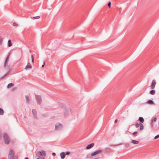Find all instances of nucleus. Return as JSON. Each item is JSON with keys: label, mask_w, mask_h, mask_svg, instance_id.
<instances>
[{"label": "nucleus", "mask_w": 159, "mask_h": 159, "mask_svg": "<svg viewBox=\"0 0 159 159\" xmlns=\"http://www.w3.org/2000/svg\"><path fill=\"white\" fill-rule=\"evenodd\" d=\"M4 113L3 110L1 108H0V115H2Z\"/></svg>", "instance_id": "22"}, {"label": "nucleus", "mask_w": 159, "mask_h": 159, "mask_svg": "<svg viewBox=\"0 0 159 159\" xmlns=\"http://www.w3.org/2000/svg\"><path fill=\"white\" fill-rule=\"evenodd\" d=\"M14 85L13 84V83H9L8 84V85H7V87L8 88H10V87H12V86H13Z\"/></svg>", "instance_id": "20"}, {"label": "nucleus", "mask_w": 159, "mask_h": 159, "mask_svg": "<svg viewBox=\"0 0 159 159\" xmlns=\"http://www.w3.org/2000/svg\"><path fill=\"white\" fill-rule=\"evenodd\" d=\"M65 153L66 154V155H69L70 154V152H65Z\"/></svg>", "instance_id": "32"}, {"label": "nucleus", "mask_w": 159, "mask_h": 159, "mask_svg": "<svg viewBox=\"0 0 159 159\" xmlns=\"http://www.w3.org/2000/svg\"><path fill=\"white\" fill-rule=\"evenodd\" d=\"M156 84V83L155 80H153L152 82V84L151 86V88L152 89H153L154 88Z\"/></svg>", "instance_id": "9"}, {"label": "nucleus", "mask_w": 159, "mask_h": 159, "mask_svg": "<svg viewBox=\"0 0 159 159\" xmlns=\"http://www.w3.org/2000/svg\"><path fill=\"white\" fill-rule=\"evenodd\" d=\"M3 138L5 143L6 144H9L10 141V139L8 134L6 133L5 134L3 135Z\"/></svg>", "instance_id": "1"}, {"label": "nucleus", "mask_w": 159, "mask_h": 159, "mask_svg": "<svg viewBox=\"0 0 159 159\" xmlns=\"http://www.w3.org/2000/svg\"><path fill=\"white\" fill-rule=\"evenodd\" d=\"M25 159H29V158L27 157H26L25 158Z\"/></svg>", "instance_id": "37"}, {"label": "nucleus", "mask_w": 159, "mask_h": 159, "mask_svg": "<svg viewBox=\"0 0 159 159\" xmlns=\"http://www.w3.org/2000/svg\"><path fill=\"white\" fill-rule=\"evenodd\" d=\"M140 124V123H137L136 124H135V127H136V128H138L139 126H140V125H139Z\"/></svg>", "instance_id": "28"}, {"label": "nucleus", "mask_w": 159, "mask_h": 159, "mask_svg": "<svg viewBox=\"0 0 159 159\" xmlns=\"http://www.w3.org/2000/svg\"><path fill=\"white\" fill-rule=\"evenodd\" d=\"M60 156L61 157V158L62 159H64L66 156V154L64 152H62L60 153Z\"/></svg>", "instance_id": "12"}, {"label": "nucleus", "mask_w": 159, "mask_h": 159, "mask_svg": "<svg viewBox=\"0 0 159 159\" xmlns=\"http://www.w3.org/2000/svg\"><path fill=\"white\" fill-rule=\"evenodd\" d=\"M32 61L33 63L34 62V57L32 55H31Z\"/></svg>", "instance_id": "29"}, {"label": "nucleus", "mask_w": 159, "mask_h": 159, "mask_svg": "<svg viewBox=\"0 0 159 159\" xmlns=\"http://www.w3.org/2000/svg\"><path fill=\"white\" fill-rule=\"evenodd\" d=\"M111 151V150L110 148H107L105 149V152L106 153L110 152Z\"/></svg>", "instance_id": "14"}, {"label": "nucleus", "mask_w": 159, "mask_h": 159, "mask_svg": "<svg viewBox=\"0 0 159 159\" xmlns=\"http://www.w3.org/2000/svg\"><path fill=\"white\" fill-rule=\"evenodd\" d=\"M159 138V134H158L157 135H156L155 137H154V139H156L157 138Z\"/></svg>", "instance_id": "31"}, {"label": "nucleus", "mask_w": 159, "mask_h": 159, "mask_svg": "<svg viewBox=\"0 0 159 159\" xmlns=\"http://www.w3.org/2000/svg\"><path fill=\"white\" fill-rule=\"evenodd\" d=\"M36 99L37 101V103L39 104L42 102L41 97L40 95H36L35 96Z\"/></svg>", "instance_id": "6"}, {"label": "nucleus", "mask_w": 159, "mask_h": 159, "mask_svg": "<svg viewBox=\"0 0 159 159\" xmlns=\"http://www.w3.org/2000/svg\"><path fill=\"white\" fill-rule=\"evenodd\" d=\"M25 98H26V102L28 104L30 102L29 96L28 95H26L25 96Z\"/></svg>", "instance_id": "13"}, {"label": "nucleus", "mask_w": 159, "mask_h": 159, "mask_svg": "<svg viewBox=\"0 0 159 159\" xmlns=\"http://www.w3.org/2000/svg\"><path fill=\"white\" fill-rule=\"evenodd\" d=\"M139 120L140 122V123H143L144 121V120L143 118L142 117H140L139 118Z\"/></svg>", "instance_id": "17"}, {"label": "nucleus", "mask_w": 159, "mask_h": 159, "mask_svg": "<svg viewBox=\"0 0 159 159\" xmlns=\"http://www.w3.org/2000/svg\"><path fill=\"white\" fill-rule=\"evenodd\" d=\"M117 121H118V120L117 119H116L115 121V123H116L117 122Z\"/></svg>", "instance_id": "36"}, {"label": "nucleus", "mask_w": 159, "mask_h": 159, "mask_svg": "<svg viewBox=\"0 0 159 159\" xmlns=\"http://www.w3.org/2000/svg\"><path fill=\"white\" fill-rule=\"evenodd\" d=\"M139 125H140V130L143 129V124H142L141 123H140V124Z\"/></svg>", "instance_id": "21"}, {"label": "nucleus", "mask_w": 159, "mask_h": 159, "mask_svg": "<svg viewBox=\"0 0 159 159\" xmlns=\"http://www.w3.org/2000/svg\"><path fill=\"white\" fill-rule=\"evenodd\" d=\"M138 133L137 132H135L133 133L132 134L134 136H136L137 135Z\"/></svg>", "instance_id": "26"}, {"label": "nucleus", "mask_w": 159, "mask_h": 159, "mask_svg": "<svg viewBox=\"0 0 159 159\" xmlns=\"http://www.w3.org/2000/svg\"><path fill=\"white\" fill-rule=\"evenodd\" d=\"M62 127L61 124L59 123H57L55 125V129H59Z\"/></svg>", "instance_id": "7"}, {"label": "nucleus", "mask_w": 159, "mask_h": 159, "mask_svg": "<svg viewBox=\"0 0 159 159\" xmlns=\"http://www.w3.org/2000/svg\"><path fill=\"white\" fill-rule=\"evenodd\" d=\"M8 58H9V57L8 56L6 58L4 64H7V62H8Z\"/></svg>", "instance_id": "25"}, {"label": "nucleus", "mask_w": 159, "mask_h": 159, "mask_svg": "<svg viewBox=\"0 0 159 159\" xmlns=\"http://www.w3.org/2000/svg\"><path fill=\"white\" fill-rule=\"evenodd\" d=\"M147 103L148 104H152L153 103V102L152 100H150L148 101Z\"/></svg>", "instance_id": "24"}, {"label": "nucleus", "mask_w": 159, "mask_h": 159, "mask_svg": "<svg viewBox=\"0 0 159 159\" xmlns=\"http://www.w3.org/2000/svg\"><path fill=\"white\" fill-rule=\"evenodd\" d=\"M14 152L12 149L10 150L8 156V159H13L14 157Z\"/></svg>", "instance_id": "3"}, {"label": "nucleus", "mask_w": 159, "mask_h": 159, "mask_svg": "<svg viewBox=\"0 0 159 159\" xmlns=\"http://www.w3.org/2000/svg\"><path fill=\"white\" fill-rule=\"evenodd\" d=\"M3 39L2 38V37L0 36V45H1L3 42Z\"/></svg>", "instance_id": "23"}, {"label": "nucleus", "mask_w": 159, "mask_h": 159, "mask_svg": "<svg viewBox=\"0 0 159 159\" xmlns=\"http://www.w3.org/2000/svg\"><path fill=\"white\" fill-rule=\"evenodd\" d=\"M13 25L14 26H18V25L16 23H14L13 24Z\"/></svg>", "instance_id": "30"}, {"label": "nucleus", "mask_w": 159, "mask_h": 159, "mask_svg": "<svg viewBox=\"0 0 159 159\" xmlns=\"http://www.w3.org/2000/svg\"><path fill=\"white\" fill-rule=\"evenodd\" d=\"M32 112L34 117L37 119V117L36 116L37 111L35 109H33Z\"/></svg>", "instance_id": "11"}, {"label": "nucleus", "mask_w": 159, "mask_h": 159, "mask_svg": "<svg viewBox=\"0 0 159 159\" xmlns=\"http://www.w3.org/2000/svg\"><path fill=\"white\" fill-rule=\"evenodd\" d=\"M31 68L32 66L29 63H28L27 65L25 67V69Z\"/></svg>", "instance_id": "15"}, {"label": "nucleus", "mask_w": 159, "mask_h": 159, "mask_svg": "<svg viewBox=\"0 0 159 159\" xmlns=\"http://www.w3.org/2000/svg\"><path fill=\"white\" fill-rule=\"evenodd\" d=\"M155 93V90H152L150 92V93L151 95H154Z\"/></svg>", "instance_id": "19"}, {"label": "nucleus", "mask_w": 159, "mask_h": 159, "mask_svg": "<svg viewBox=\"0 0 159 159\" xmlns=\"http://www.w3.org/2000/svg\"><path fill=\"white\" fill-rule=\"evenodd\" d=\"M52 155L53 156H55L56 155V153L55 152H53L52 153Z\"/></svg>", "instance_id": "35"}, {"label": "nucleus", "mask_w": 159, "mask_h": 159, "mask_svg": "<svg viewBox=\"0 0 159 159\" xmlns=\"http://www.w3.org/2000/svg\"><path fill=\"white\" fill-rule=\"evenodd\" d=\"M131 143L134 144H138L139 143V141L134 140H133L131 141Z\"/></svg>", "instance_id": "16"}, {"label": "nucleus", "mask_w": 159, "mask_h": 159, "mask_svg": "<svg viewBox=\"0 0 159 159\" xmlns=\"http://www.w3.org/2000/svg\"><path fill=\"white\" fill-rule=\"evenodd\" d=\"M37 159H44V158L43 157H40L37 158Z\"/></svg>", "instance_id": "34"}, {"label": "nucleus", "mask_w": 159, "mask_h": 159, "mask_svg": "<svg viewBox=\"0 0 159 159\" xmlns=\"http://www.w3.org/2000/svg\"><path fill=\"white\" fill-rule=\"evenodd\" d=\"M36 155L37 157H40L41 156H44L46 155L45 152L42 150L41 151H38L36 153Z\"/></svg>", "instance_id": "4"}, {"label": "nucleus", "mask_w": 159, "mask_h": 159, "mask_svg": "<svg viewBox=\"0 0 159 159\" xmlns=\"http://www.w3.org/2000/svg\"><path fill=\"white\" fill-rule=\"evenodd\" d=\"M12 45V44L11 40H8V47H11Z\"/></svg>", "instance_id": "18"}, {"label": "nucleus", "mask_w": 159, "mask_h": 159, "mask_svg": "<svg viewBox=\"0 0 159 159\" xmlns=\"http://www.w3.org/2000/svg\"><path fill=\"white\" fill-rule=\"evenodd\" d=\"M102 152V150H98L94 152L91 154V156H93L95 155L101 153Z\"/></svg>", "instance_id": "8"}, {"label": "nucleus", "mask_w": 159, "mask_h": 159, "mask_svg": "<svg viewBox=\"0 0 159 159\" xmlns=\"http://www.w3.org/2000/svg\"><path fill=\"white\" fill-rule=\"evenodd\" d=\"M157 120V118L156 117H155L154 118L152 119V122H151V126H152V128H153V129H154V130H157V129L156 128L155 126L154 125V124L153 123V122L156 121Z\"/></svg>", "instance_id": "5"}, {"label": "nucleus", "mask_w": 159, "mask_h": 159, "mask_svg": "<svg viewBox=\"0 0 159 159\" xmlns=\"http://www.w3.org/2000/svg\"><path fill=\"white\" fill-rule=\"evenodd\" d=\"M4 67L6 70H7V72L3 76L2 78H4L8 75L11 70V69L10 67V66L8 65L7 64H4Z\"/></svg>", "instance_id": "2"}, {"label": "nucleus", "mask_w": 159, "mask_h": 159, "mask_svg": "<svg viewBox=\"0 0 159 159\" xmlns=\"http://www.w3.org/2000/svg\"><path fill=\"white\" fill-rule=\"evenodd\" d=\"M94 143H93L89 144L86 146V149H89L92 148L94 146Z\"/></svg>", "instance_id": "10"}, {"label": "nucleus", "mask_w": 159, "mask_h": 159, "mask_svg": "<svg viewBox=\"0 0 159 159\" xmlns=\"http://www.w3.org/2000/svg\"><path fill=\"white\" fill-rule=\"evenodd\" d=\"M111 2H109L108 4V6L110 8L111 7Z\"/></svg>", "instance_id": "33"}, {"label": "nucleus", "mask_w": 159, "mask_h": 159, "mask_svg": "<svg viewBox=\"0 0 159 159\" xmlns=\"http://www.w3.org/2000/svg\"><path fill=\"white\" fill-rule=\"evenodd\" d=\"M40 18V16H34L33 17V19H39Z\"/></svg>", "instance_id": "27"}]
</instances>
